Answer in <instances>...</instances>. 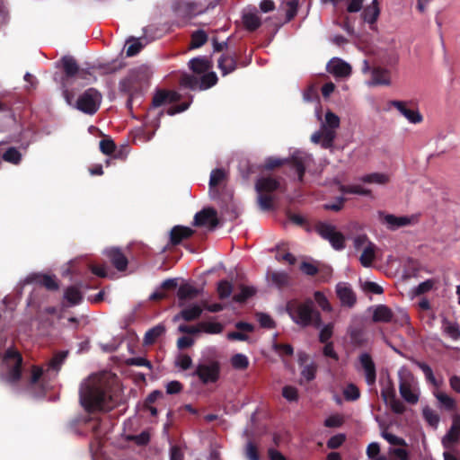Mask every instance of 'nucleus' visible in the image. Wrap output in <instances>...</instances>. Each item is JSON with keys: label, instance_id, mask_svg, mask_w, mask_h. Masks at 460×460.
Returning <instances> with one entry per match:
<instances>
[{"label": "nucleus", "instance_id": "cd10ccee", "mask_svg": "<svg viewBox=\"0 0 460 460\" xmlns=\"http://www.w3.org/2000/svg\"><path fill=\"white\" fill-rule=\"evenodd\" d=\"M28 281H35L45 287L49 290L58 289V283L55 276L50 275H33L27 279Z\"/></svg>", "mask_w": 460, "mask_h": 460}, {"label": "nucleus", "instance_id": "69168bd1", "mask_svg": "<svg viewBox=\"0 0 460 460\" xmlns=\"http://www.w3.org/2000/svg\"><path fill=\"white\" fill-rule=\"evenodd\" d=\"M403 117L410 122L413 124L420 123L423 119L422 115L417 110L408 109L403 115Z\"/></svg>", "mask_w": 460, "mask_h": 460}, {"label": "nucleus", "instance_id": "39448f33", "mask_svg": "<svg viewBox=\"0 0 460 460\" xmlns=\"http://www.w3.org/2000/svg\"><path fill=\"white\" fill-rule=\"evenodd\" d=\"M22 367L21 353L13 347L7 349L2 358L0 379L7 385L14 386L21 379Z\"/></svg>", "mask_w": 460, "mask_h": 460}, {"label": "nucleus", "instance_id": "c85d7f7f", "mask_svg": "<svg viewBox=\"0 0 460 460\" xmlns=\"http://www.w3.org/2000/svg\"><path fill=\"white\" fill-rule=\"evenodd\" d=\"M380 14L378 0H373L369 5L365 7L362 13L363 19L369 24H374Z\"/></svg>", "mask_w": 460, "mask_h": 460}, {"label": "nucleus", "instance_id": "8fccbe9b", "mask_svg": "<svg viewBox=\"0 0 460 460\" xmlns=\"http://www.w3.org/2000/svg\"><path fill=\"white\" fill-rule=\"evenodd\" d=\"M233 291L232 284L227 280H221L217 284V293L221 299L228 298Z\"/></svg>", "mask_w": 460, "mask_h": 460}, {"label": "nucleus", "instance_id": "f03ea898", "mask_svg": "<svg viewBox=\"0 0 460 460\" xmlns=\"http://www.w3.org/2000/svg\"><path fill=\"white\" fill-rule=\"evenodd\" d=\"M151 75L150 67L143 65L131 69L128 75L119 81V91L128 95V108L131 109L134 102L142 96L149 85Z\"/></svg>", "mask_w": 460, "mask_h": 460}, {"label": "nucleus", "instance_id": "37998d69", "mask_svg": "<svg viewBox=\"0 0 460 460\" xmlns=\"http://www.w3.org/2000/svg\"><path fill=\"white\" fill-rule=\"evenodd\" d=\"M200 323V332H205L208 334H218L223 332V325L220 323L217 322H201Z\"/></svg>", "mask_w": 460, "mask_h": 460}, {"label": "nucleus", "instance_id": "3c124183", "mask_svg": "<svg viewBox=\"0 0 460 460\" xmlns=\"http://www.w3.org/2000/svg\"><path fill=\"white\" fill-rule=\"evenodd\" d=\"M343 396L347 401H356L360 396L359 389L354 384H349L343 390Z\"/></svg>", "mask_w": 460, "mask_h": 460}, {"label": "nucleus", "instance_id": "393cba45", "mask_svg": "<svg viewBox=\"0 0 460 460\" xmlns=\"http://www.w3.org/2000/svg\"><path fill=\"white\" fill-rule=\"evenodd\" d=\"M104 253L110 258L113 266L119 270L123 271L128 267V259L118 248L106 249Z\"/></svg>", "mask_w": 460, "mask_h": 460}, {"label": "nucleus", "instance_id": "5701e85b", "mask_svg": "<svg viewBox=\"0 0 460 460\" xmlns=\"http://www.w3.org/2000/svg\"><path fill=\"white\" fill-rule=\"evenodd\" d=\"M227 177V172L225 169L217 168L212 170L209 177V195L212 199H216L218 196L217 190L215 188L220 185Z\"/></svg>", "mask_w": 460, "mask_h": 460}, {"label": "nucleus", "instance_id": "7ed1b4c3", "mask_svg": "<svg viewBox=\"0 0 460 460\" xmlns=\"http://www.w3.org/2000/svg\"><path fill=\"white\" fill-rule=\"evenodd\" d=\"M286 310L292 321L301 327L313 325L319 328L322 324L321 314L315 309L311 298H307L304 302L290 300L287 303Z\"/></svg>", "mask_w": 460, "mask_h": 460}, {"label": "nucleus", "instance_id": "dca6fc26", "mask_svg": "<svg viewBox=\"0 0 460 460\" xmlns=\"http://www.w3.org/2000/svg\"><path fill=\"white\" fill-rule=\"evenodd\" d=\"M193 223L198 226H208L214 229L218 225L217 211L210 208H203L195 214Z\"/></svg>", "mask_w": 460, "mask_h": 460}, {"label": "nucleus", "instance_id": "58836bf2", "mask_svg": "<svg viewBox=\"0 0 460 460\" xmlns=\"http://www.w3.org/2000/svg\"><path fill=\"white\" fill-rule=\"evenodd\" d=\"M179 99V95L175 92H164L160 91L155 93L153 99V105L155 107H159L163 105L164 102H175Z\"/></svg>", "mask_w": 460, "mask_h": 460}, {"label": "nucleus", "instance_id": "a18cd8bd", "mask_svg": "<svg viewBox=\"0 0 460 460\" xmlns=\"http://www.w3.org/2000/svg\"><path fill=\"white\" fill-rule=\"evenodd\" d=\"M4 161L18 164L22 160V154L15 147H9L2 155Z\"/></svg>", "mask_w": 460, "mask_h": 460}, {"label": "nucleus", "instance_id": "2f4dec72", "mask_svg": "<svg viewBox=\"0 0 460 460\" xmlns=\"http://www.w3.org/2000/svg\"><path fill=\"white\" fill-rule=\"evenodd\" d=\"M364 183L385 185L390 181V176L385 172H372L359 178Z\"/></svg>", "mask_w": 460, "mask_h": 460}, {"label": "nucleus", "instance_id": "864d4df0", "mask_svg": "<svg viewBox=\"0 0 460 460\" xmlns=\"http://www.w3.org/2000/svg\"><path fill=\"white\" fill-rule=\"evenodd\" d=\"M416 365L423 372L425 378L428 382L431 383L433 385H438L433 371L428 364H426L425 362L418 361L416 362Z\"/></svg>", "mask_w": 460, "mask_h": 460}, {"label": "nucleus", "instance_id": "4d7b16f0", "mask_svg": "<svg viewBox=\"0 0 460 460\" xmlns=\"http://www.w3.org/2000/svg\"><path fill=\"white\" fill-rule=\"evenodd\" d=\"M437 400L439 402V403L445 407V409L450 411L455 408V401L453 398L448 396L445 393H437L436 394Z\"/></svg>", "mask_w": 460, "mask_h": 460}, {"label": "nucleus", "instance_id": "c03bdc74", "mask_svg": "<svg viewBox=\"0 0 460 460\" xmlns=\"http://www.w3.org/2000/svg\"><path fill=\"white\" fill-rule=\"evenodd\" d=\"M256 293V288L252 286H242L240 288V292L234 296V300L238 303H243L246 301L248 298L254 296Z\"/></svg>", "mask_w": 460, "mask_h": 460}, {"label": "nucleus", "instance_id": "412c9836", "mask_svg": "<svg viewBox=\"0 0 460 460\" xmlns=\"http://www.w3.org/2000/svg\"><path fill=\"white\" fill-rule=\"evenodd\" d=\"M350 342L356 347H364L368 343V337L366 330L359 325H350L347 331Z\"/></svg>", "mask_w": 460, "mask_h": 460}, {"label": "nucleus", "instance_id": "6e6552de", "mask_svg": "<svg viewBox=\"0 0 460 460\" xmlns=\"http://www.w3.org/2000/svg\"><path fill=\"white\" fill-rule=\"evenodd\" d=\"M102 99L96 89L89 88L79 95L75 107L85 114L93 115L99 110Z\"/></svg>", "mask_w": 460, "mask_h": 460}, {"label": "nucleus", "instance_id": "4c0bfd02", "mask_svg": "<svg viewBox=\"0 0 460 460\" xmlns=\"http://www.w3.org/2000/svg\"><path fill=\"white\" fill-rule=\"evenodd\" d=\"M61 61L66 77H73L79 73V66L72 56H64Z\"/></svg>", "mask_w": 460, "mask_h": 460}, {"label": "nucleus", "instance_id": "09e8293b", "mask_svg": "<svg viewBox=\"0 0 460 460\" xmlns=\"http://www.w3.org/2000/svg\"><path fill=\"white\" fill-rule=\"evenodd\" d=\"M208 40V35L207 33L202 31L199 30L195 32H193L191 36V48L192 49H198L204 45Z\"/></svg>", "mask_w": 460, "mask_h": 460}, {"label": "nucleus", "instance_id": "423d86ee", "mask_svg": "<svg viewBox=\"0 0 460 460\" xmlns=\"http://www.w3.org/2000/svg\"><path fill=\"white\" fill-rule=\"evenodd\" d=\"M340 122V118L335 113L327 111L319 130L311 136V141L314 144H321L323 148H331L336 138Z\"/></svg>", "mask_w": 460, "mask_h": 460}, {"label": "nucleus", "instance_id": "2eb2a0df", "mask_svg": "<svg viewBox=\"0 0 460 460\" xmlns=\"http://www.w3.org/2000/svg\"><path fill=\"white\" fill-rule=\"evenodd\" d=\"M326 70L336 78H348L351 75V66L340 58H332L326 65Z\"/></svg>", "mask_w": 460, "mask_h": 460}, {"label": "nucleus", "instance_id": "f3484780", "mask_svg": "<svg viewBox=\"0 0 460 460\" xmlns=\"http://www.w3.org/2000/svg\"><path fill=\"white\" fill-rule=\"evenodd\" d=\"M243 437L246 438L243 450L245 458L247 460H260L259 442L255 440L248 429L243 431Z\"/></svg>", "mask_w": 460, "mask_h": 460}, {"label": "nucleus", "instance_id": "9b49d317", "mask_svg": "<svg viewBox=\"0 0 460 460\" xmlns=\"http://www.w3.org/2000/svg\"><path fill=\"white\" fill-rule=\"evenodd\" d=\"M317 233L330 242L335 250L345 248V238L343 234L336 230V227L329 223L322 222L316 226Z\"/></svg>", "mask_w": 460, "mask_h": 460}, {"label": "nucleus", "instance_id": "9d476101", "mask_svg": "<svg viewBox=\"0 0 460 460\" xmlns=\"http://www.w3.org/2000/svg\"><path fill=\"white\" fill-rule=\"evenodd\" d=\"M220 365L217 361L209 363H199L191 374L192 376H197L204 385L215 383L219 378Z\"/></svg>", "mask_w": 460, "mask_h": 460}, {"label": "nucleus", "instance_id": "0e129e2a", "mask_svg": "<svg viewBox=\"0 0 460 460\" xmlns=\"http://www.w3.org/2000/svg\"><path fill=\"white\" fill-rule=\"evenodd\" d=\"M282 395L289 402H296L298 399L297 389L291 385H286L283 387Z\"/></svg>", "mask_w": 460, "mask_h": 460}, {"label": "nucleus", "instance_id": "774afa93", "mask_svg": "<svg viewBox=\"0 0 460 460\" xmlns=\"http://www.w3.org/2000/svg\"><path fill=\"white\" fill-rule=\"evenodd\" d=\"M346 437L344 434H337L331 437L327 441V447L331 449H336L340 447L345 441Z\"/></svg>", "mask_w": 460, "mask_h": 460}, {"label": "nucleus", "instance_id": "680f3d73", "mask_svg": "<svg viewBox=\"0 0 460 460\" xmlns=\"http://www.w3.org/2000/svg\"><path fill=\"white\" fill-rule=\"evenodd\" d=\"M299 0H290L287 3L286 20L290 22L297 13Z\"/></svg>", "mask_w": 460, "mask_h": 460}, {"label": "nucleus", "instance_id": "4468645a", "mask_svg": "<svg viewBox=\"0 0 460 460\" xmlns=\"http://www.w3.org/2000/svg\"><path fill=\"white\" fill-rule=\"evenodd\" d=\"M335 292L342 306L352 308L357 303V295L349 283H337Z\"/></svg>", "mask_w": 460, "mask_h": 460}, {"label": "nucleus", "instance_id": "7c9ffc66", "mask_svg": "<svg viewBox=\"0 0 460 460\" xmlns=\"http://www.w3.org/2000/svg\"><path fill=\"white\" fill-rule=\"evenodd\" d=\"M189 67L194 73L201 75L210 68V62L206 57H198L189 61Z\"/></svg>", "mask_w": 460, "mask_h": 460}, {"label": "nucleus", "instance_id": "6ab92c4d", "mask_svg": "<svg viewBox=\"0 0 460 460\" xmlns=\"http://www.w3.org/2000/svg\"><path fill=\"white\" fill-rule=\"evenodd\" d=\"M202 292V288H198L190 284L181 285L177 291L178 305L185 306L188 300L196 298Z\"/></svg>", "mask_w": 460, "mask_h": 460}, {"label": "nucleus", "instance_id": "0eeeda50", "mask_svg": "<svg viewBox=\"0 0 460 460\" xmlns=\"http://www.w3.org/2000/svg\"><path fill=\"white\" fill-rule=\"evenodd\" d=\"M398 377L401 396L406 402L416 404L420 398V389L417 379L412 373L404 367L399 369Z\"/></svg>", "mask_w": 460, "mask_h": 460}, {"label": "nucleus", "instance_id": "bf43d9fd", "mask_svg": "<svg viewBox=\"0 0 460 460\" xmlns=\"http://www.w3.org/2000/svg\"><path fill=\"white\" fill-rule=\"evenodd\" d=\"M192 365V359L189 355L179 354L175 359V366L182 370L189 369Z\"/></svg>", "mask_w": 460, "mask_h": 460}, {"label": "nucleus", "instance_id": "c756f323", "mask_svg": "<svg viewBox=\"0 0 460 460\" xmlns=\"http://www.w3.org/2000/svg\"><path fill=\"white\" fill-rule=\"evenodd\" d=\"M218 68L223 75H226L234 72L236 68V59L233 55H222L218 59Z\"/></svg>", "mask_w": 460, "mask_h": 460}, {"label": "nucleus", "instance_id": "13d9d810", "mask_svg": "<svg viewBox=\"0 0 460 460\" xmlns=\"http://www.w3.org/2000/svg\"><path fill=\"white\" fill-rule=\"evenodd\" d=\"M317 367L314 362H311L309 365H305L301 371V376L307 382H310L315 378Z\"/></svg>", "mask_w": 460, "mask_h": 460}, {"label": "nucleus", "instance_id": "49530a36", "mask_svg": "<svg viewBox=\"0 0 460 460\" xmlns=\"http://www.w3.org/2000/svg\"><path fill=\"white\" fill-rule=\"evenodd\" d=\"M231 365L235 369L243 370L248 367L249 359L244 354L237 353L231 358Z\"/></svg>", "mask_w": 460, "mask_h": 460}, {"label": "nucleus", "instance_id": "f8f14e48", "mask_svg": "<svg viewBox=\"0 0 460 460\" xmlns=\"http://www.w3.org/2000/svg\"><path fill=\"white\" fill-rule=\"evenodd\" d=\"M314 162L312 155L305 151L296 150L290 158L291 169L296 174V181L300 183L304 182V173L307 167Z\"/></svg>", "mask_w": 460, "mask_h": 460}, {"label": "nucleus", "instance_id": "ea45409f", "mask_svg": "<svg viewBox=\"0 0 460 460\" xmlns=\"http://www.w3.org/2000/svg\"><path fill=\"white\" fill-rule=\"evenodd\" d=\"M64 298L70 305H76L82 302L83 294L78 288L71 286L65 290Z\"/></svg>", "mask_w": 460, "mask_h": 460}, {"label": "nucleus", "instance_id": "72a5a7b5", "mask_svg": "<svg viewBox=\"0 0 460 460\" xmlns=\"http://www.w3.org/2000/svg\"><path fill=\"white\" fill-rule=\"evenodd\" d=\"M146 44V40L145 38H129L126 42V45H128L126 49L127 57H134L137 55Z\"/></svg>", "mask_w": 460, "mask_h": 460}, {"label": "nucleus", "instance_id": "20e7f679", "mask_svg": "<svg viewBox=\"0 0 460 460\" xmlns=\"http://www.w3.org/2000/svg\"><path fill=\"white\" fill-rule=\"evenodd\" d=\"M67 355V350H62L56 353L48 362L46 368L34 366L31 370L28 385L32 388L40 383L42 390L49 389V385L48 384V381L52 380L57 376Z\"/></svg>", "mask_w": 460, "mask_h": 460}, {"label": "nucleus", "instance_id": "4be33fe9", "mask_svg": "<svg viewBox=\"0 0 460 460\" xmlns=\"http://www.w3.org/2000/svg\"><path fill=\"white\" fill-rule=\"evenodd\" d=\"M413 217L402 216L396 217L392 214H386L383 216V223L386 225V227L391 231H395L400 227L406 226L411 224Z\"/></svg>", "mask_w": 460, "mask_h": 460}, {"label": "nucleus", "instance_id": "e2e57ef3", "mask_svg": "<svg viewBox=\"0 0 460 460\" xmlns=\"http://www.w3.org/2000/svg\"><path fill=\"white\" fill-rule=\"evenodd\" d=\"M128 366L146 367L148 369H152V364L149 360L143 357H134L127 359Z\"/></svg>", "mask_w": 460, "mask_h": 460}, {"label": "nucleus", "instance_id": "473e14b6", "mask_svg": "<svg viewBox=\"0 0 460 460\" xmlns=\"http://www.w3.org/2000/svg\"><path fill=\"white\" fill-rule=\"evenodd\" d=\"M193 234V231L190 227L176 226L170 233L171 242L173 244L180 243L181 240L190 237Z\"/></svg>", "mask_w": 460, "mask_h": 460}, {"label": "nucleus", "instance_id": "de8ad7c7", "mask_svg": "<svg viewBox=\"0 0 460 460\" xmlns=\"http://www.w3.org/2000/svg\"><path fill=\"white\" fill-rule=\"evenodd\" d=\"M314 297L315 303L318 305V306L323 311V312H332V306L330 304L328 298L326 296L321 292V291H315L314 293Z\"/></svg>", "mask_w": 460, "mask_h": 460}, {"label": "nucleus", "instance_id": "a211bd4d", "mask_svg": "<svg viewBox=\"0 0 460 460\" xmlns=\"http://www.w3.org/2000/svg\"><path fill=\"white\" fill-rule=\"evenodd\" d=\"M202 311V307L197 303L191 304L188 306L185 305V306H183L182 309L173 316V322L180 320H184L186 322L197 320L200 317Z\"/></svg>", "mask_w": 460, "mask_h": 460}, {"label": "nucleus", "instance_id": "052dcab7", "mask_svg": "<svg viewBox=\"0 0 460 460\" xmlns=\"http://www.w3.org/2000/svg\"><path fill=\"white\" fill-rule=\"evenodd\" d=\"M344 422V419L340 414H333L329 416L324 420V426L327 428H339Z\"/></svg>", "mask_w": 460, "mask_h": 460}, {"label": "nucleus", "instance_id": "b1692460", "mask_svg": "<svg viewBox=\"0 0 460 460\" xmlns=\"http://www.w3.org/2000/svg\"><path fill=\"white\" fill-rule=\"evenodd\" d=\"M441 332L443 335L453 341L460 340V325L458 323L450 321L447 317H443L441 320Z\"/></svg>", "mask_w": 460, "mask_h": 460}, {"label": "nucleus", "instance_id": "1a4fd4ad", "mask_svg": "<svg viewBox=\"0 0 460 460\" xmlns=\"http://www.w3.org/2000/svg\"><path fill=\"white\" fill-rule=\"evenodd\" d=\"M217 77L214 72L204 73V75L198 78L193 75L183 74L180 78V84L184 88L190 90H206L217 84Z\"/></svg>", "mask_w": 460, "mask_h": 460}, {"label": "nucleus", "instance_id": "aec40b11", "mask_svg": "<svg viewBox=\"0 0 460 460\" xmlns=\"http://www.w3.org/2000/svg\"><path fill=\"white\" fill-rule=\"evenodd\" d=\"M368 86L391 84L390 71L383 67H374L371 70V79L367 82Z\"/></svg>", "mask_w": 460, "mask_h": 460}, {"label": "nucleus", "instance_id": "e433bc0d", "mask_svg": "<svg viewBox=\"0 0 460 460\" xmlns=\"http://www.w3.org/2000/svg\"><path fill=\"white\" fill-rule=\"evenodd\" d=\"M165 326L163 323H159L152 328H150L144 336V344L151 345L153 344L159 337L165 333Z\"/></svg>", "mask_w": 460, "mask_h": 460}, {"label": "nucleus", "instance_id": "5fc2aeb1", "mask_svg": "<svg viewBox=\"0 0 460 460\" xmlns=\"http://www.w3.org/2000/svg\"><path fill=\"white\" fill-rule=\"evenodd\" d=\"M334 324L332 323H329L327 324H323L319 327L321 328L320 333H319V340L323 343L328 342V341L332 336Z\"/></svg>", "mask_w": 460, "mask_h": 460}, {"label": "nucleus", "instance_id": "338daca9", "mask_svg": "<svg viewBox=\"0 0 460 460\" xmlns=\"http://www.w3.org/2000/svg\"><path fill=\"white\" fill-rule=\"evenodd\" d=\"M372 242L367 238L366 234H359L357 235L353 239V246L356 251H361L365 247L367 246L368 243H371Z\"/></svg>", "mask_w": 460, "mask_h": 460}, {"label": "nucleus", "instance_id": "603ef678", "mask_svg": "<svg viewBox=\"0 0 460 460\" xmlns=\"http://www.w3.org/2000/svg\"><path fill=\"white\" fill-rule=\"evenodd\" d=\"M256 319L259 322L261 327H262V328L273 329L276 326L274 320L268 314L257 313Z\"/></svg>", "mask_w": 460, "mask_h": 460}, {"label": "nucleus", "instance_id": "c9c22d12", "mask_svg": "<svg viewBox=\"0 0 460 460\" xmlns=\"http://www.w3.org/2000/svg\"><path fill=\"white\" fill-rule=\"evenodd\" d=\"M393 319V313L389 307L384 305H376L373 312V321L376 323H388Z\"/></svg>", "mask_w": 460, "mask_h": 460}, {"label": "nucleus", "instance_id": "6e6d98bb", "mask_svg": "<svg viewBox=\"0 0 460 460\" xmlns=\"http://www.w3.org/2000/svg\"><path fill=\"white\" fill-rule=\"evenodd\" d=\"M425 420L432 427L436 428L439 422L438 415L432 409L426 407L422 410Z\"/></svg>", "mask_w": 460, "mask_h": 460}, {"label": "nucleus", "instance_id": "f257e3e1", "mask_svg": "<svg viewBox=\"0 0 460 460\" xmlns=\"http://www.w3.org/2000/svg\"><path fill=\"white\" fill-rule=\"evenodd\" d=\"M79 400L87 412L109 411L114 402L109 393V385L105 377L92 376L80 386Z\"/></svg>", "mask_w": 460, "mask_h": 460}, {"label": "nucleus", "instance_id": "79ce46f5", "mask_svg": "<svg viewBox=\"0 0 460 460\" xmlns=\"http://www.w3.org/2000/svg\"><path fill=\"white\" fill-rule=\"evenodd\" d=\"M459 432L458 430L451 425L448 431L442 438V445L446 449H450L454 444L457 443L459 440Z\"/></svg>", "mask_w": 460, "mask_h": 460}, {"label": "nucleus", "instance_id": "a19ab883", "mask_svg": "<svg viewBox=\"0 0 460 460\" xmlns=\"http://www.w3.org/2000/svg\"><path fill=\"white\" fill-rule=\"evenodd\" d=\"M268 279L278 288H282L289 284V276L284 271H273L268 276Z\"/></svg>", "mask_w": 460, "mask_h": 460}, {"label": "nucleus", "instance_id": "a878e982", "mask_svg": "<svg viewBox=\"0 0 460 460\" xmlns=\"http://www.w3.org/2000/svg\"><path fill=\"white\" fill-rule=\"evenodd\" d=\"M242 21L245 29L250 31H256L261 25V20L255 8L252 10H244L242 14Z\"/></svg>", "mask_w": 460, "mask_h": 460}, {"label": "nucleus", "instance_id": "bb28decb", "mask_svg": "<svg viewBox=\"0 0 460 460\" xmlns=\"http://www.w3.org/2000/svg\"><path fill=\"white\" fill-rule=\"evenodd\" d=\"M279 187V182L272 177H262L258 179L255 183V189L258 193H270Z\"/></svg>", "mask_w": 460, "mask_h": 460}, {"label": "nucleus", "instance_id": "ddd939ff", "mask_svg": "<svg viewBox=\"0 0 460 460\" xmlns=\"http://www.w3.org/2000/svg\"><path fill=\"white\" fill-rule=\"evenodd\" d=\"M358 370H361L364 374L365 381L372 386L376 381V367L372 358V356L368 352H362L358 356Z\"/></svg>", "mask_w": 460, "mask_h": 460}, {"label": "nucleus", "instance_id": "f704fd0d", "mask_svg": "<svg viewBox=\"0 0 460 460\" xmlns=\"http://www.w3.org/2000/svg\"><path fill=\"white\" fill-rule=\"evenodd\" d=\"M376 246L375 243H368L367 247H365L361 252L359 257V261L363 267H370L373 261L376 259Z\"/></svg>", "mask_w": 460, "mask_h": 460}]
</instances>
